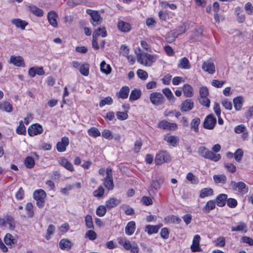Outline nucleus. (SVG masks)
Segmentation results:
<instances>
[{"mask_svg":"<svg viewBox=\"0 0 253 253\" xmlns=\"http://www.w3.org/2000/svg\"><path fill=\"white\" fill-rule=\"evenodd\" d=\"M150 100L153 104L159 105L164 102V98L161 93L155 92L150 94Z\"/></svg>","mask_w":253,"mask_h":253,"instance_id":"obj_10","label":"nucleus"},{"mask_svg":"<svg viewBox=\"0 0 253 253\" xmlns=\"http://www.w3.org/2000/svg\"><path fill=\"white\" fill-rule=\"evenodd\" d=\"M137 75L142 80H146L148 76L147 73L142 69H138L137 70Z\"/></svg>","mask_w":253,"mask_h":253,"instance_id":"obj_56","label":"nucleus"},{"mask_svg":"<svg viewBox=\"0 0 253 253\" xmlns=\"http://www.w3.org/2000/svg\"><path fill=\"white\" fill-rule=\"evenodd\" d=\"M171 158L169 154L165 151H160L155 158V162L157 165H160L164 163H168L170 161Z\"/></svg>","mask_w":253,"mask_h":253,"instance_id":"obj_6","label":"nucleus"},{"mask_svg":"<svg viewBox=\"0 0 253 253\" xmlns=\"http://www.w3.org/2000/svg\"><path fill=\"white\" fill-rule=\"evenodd\" d=\"M227 206L231 208H235L238 204L237 201L234 198H227L226 203Z\"/></svg>","mask_w":253,"mask_h":253,"instance_id":"obj_53","label":"nucleus"},{"mask_svg":"<svg viewBox=\"0 0 253 253\" xmlns=\"http://www.w3.org/2000/svg\"><path fill=\"white\" fill-rule=\"evenodd\" d=\"M100 71L107 75L109 74L111 72V68L109 65L103 61L100 64Z\"/></svg>","mask_w":253,"mask_h":253,"instance_id":"obj_39","label":"nucleus"},{"mask_svg":"<svg viewBox=\"0 0 253 253\" xmlns=\"http://www.w3.org/2000/svg\"><path fill=\"white\" fill-rule=\"evenodd\" d=\"M194 103L190 99L185 100L181 105L180 110L182 112L189 111L193 109Z\"/></svg>","mask_w":253,"mask_h":253,"instance_id":"obj_19","label":"nucleus"},{"mask_svg":"<svg viewBox=\"0 0 253 253\" xmlns=\"http://www.w3.org/2000/svg\"><path fill=\"white\" fill-rule=\"evenodd\" d=\"M85 225L88 228H93L92 218L90 215L87 214L85 217Z\"/></svg>","mask_w":253,"mask_h":253,"instance_id":"obj_54","label":"nucleus"},{"mask_svg":"<svg viewBox=\"0 0 253 253\" xmlns=\"http://www.w3.org/2000/svg\"><path fill=\"white\" fill-rule=\"evenodd\" d=\"M69 144V140L67 137H63L61 141L57 142L56 144L57 150L59 152H63L66 151V147Z\"/></svg>","mask_w":253,"mask_h":253,"instance_id":"obj_14","label":"nucleus"},{"mask_svg":"<svg viewBox=\"0 0 253 253\" xmlns=\"http://www.w3.org/2000/svg\"><path fill=\"white\" fill-rule=\"evenodd\" d=\"M216 123V119L213 115H208L205 119L203 127L206 129H212Z\"/></svg>","mask_w":253,"mask_h":253,"instance_id":"obj_11","label":"nucleus"},{"mask_svg":"<svg viewBox=\"0 0 253 253\" xmlns=\"http://www.w3.org/2000/svg\"><path fill=\"white\" fill-rule=\"evenodd\" d=\"M0 109L7 112H11L12 111V106L10 103L4 101L0 104Z\"/></svg>","mask_w":253,"mask_h":253,"instance_id":"obj_42","label":"nucleus"},{"mask_svg":"<svg viewBox=\"0 0 253 253\" xmlns=\"http://www.w3.org/2000/svg\"><path fill=\"white\" fill-rule=\"evenodd\" d=\"M201 238L199 235H196L193 238L192 244L191 246V249L193 252H200L201 249L199 246V243Z\"/></svg>","mask_w":253,"mask_h":253,"instance_id":"obj_18","label":"nucleus"},{"mask_svg":"<svg viewBox=\"0 0 253 253\" xmlns=\"http://www.w3.org/2000/svg\"><path fill=\"white\" fill-rule=\"evenodd\" d=\"M116 116L118 119L120 120H125L128 118V115L126 112H117Z\"/></svg>","mask_w":253,"mask_h":253,"instance_id":"obj_64","label":"nucleus"},{"mask_svg":"<svg viewBox=\"0 0 253 253\" xmlns=\"http://www.w3.org/2000/svg\"><path fill=\"white\" fill-rule=\"evenodd\" d=\"M100 36L103 38L107 37V33L105 27L98 28L93 33L92 45L95 50H98L99 48V46L97 42V38Z\"/></svg>","mask_w":253,"mask_h":253,"instance_id":"obj_3","label":"nucleus"},{"mask_svg":"<svg viewBox=\"0 0 253 253\" xmlns=\"http://www.w3.org/2000/svg\"><path fill=\"white\" fill-rule=\"evenodd\" d=\"M213 194V191L211 188H205L201 190L199 196L201 198H204L206 197L212 195Z\"/></svg>","mask_w":253,"mask_h":253,"instance_id":"obj_35","label":"nucleus"},{"mask_svg":"<svg viewBox=\"0 0 253 253\" xmlns=\"http://www.w3.org/2000/svg\"><path fill=\"white\" fill-rule=\"evenodd\" d=\"M46 197L45 192L41 189L36 190L33 193V197L36 201L37 205L39 208H42L44 206Z\"/></svg>","mask_w":253,"mask_h":253,"instance_id":"obj_4","label":"nucleus"},{"mask_svg":"<svg viewBox=\"0 0 253 253\" xmlns=\"http://www.w3.org/2000/svg\"><path fill=\"white\" fill-rule=\"evenodd\" d=\"M227 195L225 194H220L215 199V202L218 207H223L225 205Z\"/></svg>","mask_w":253,"mask_h":253,"instance_id":"obj_23","label":"nucleus"},{"mask_svg":"<svg viewBox=\"0 0 253 253\" xmlns=\"http://www.w3.org/2000/svg\"><path fill=\"white\" fill-rule=\"evenodd\" d=\"M59 247L62 250H70L73 244L67 239H63L61 240L59 244Z\"/></svg>","mask_w":253,"mask_h":253,"instance_id":"obj_21","label":"nucleus"},{"mask_svg":"<svg viewBox=\"0 0 253 253\" xmlns=\"http://www.w3.org/2000/svg\"><path fill=\"white\" fill-rule=\"evenodd\" d=\"M213 178L215 183L224 184L226 181V177L224 174L214 175Z\"/></svg>","mask_w":253,"mask_h":253,"instance_id":"obj_40","label":"nucleus"},{"mask_svg":"<svg viewBox=\"0 0 253 253\" xmlns=\"http://www.w3.org/2000/svg\"><path fill=\"white\" fill-rule=\"evenodd\" d=\"M158 56L145 52H141L137 54V60L140 64L146 66H151L155 62Z\"/></svg>","mask_w":253,"mask_h":253,"instance_id":"obj_1","label":"nucleus"},{"mask_svg":"<svg viewBox=\"0 0 253 253\" xmlns=\"http://www.w3.org/2000/svg\"><path fill=\"white\" fill-rule=\"evenodd\" d=\"M57 14L54 11H50L47 14V19L49 24L53 27L56 28L58 26L57 22Z\"/></svg>","mask_w":253,"mask_h":253,"instance_id":"obj_16","label":"nucleus"},{"mask_svg":"<svg viewBox=\"0 0 253 253\" xmlns=\"http://www.w3.org/2000/svg\"><path fill=\"white\" fill-rule=\"evenodd\" d=\"M200 103L203 106L209 107L210 105V100L207 97H200L199 99Z\"/></svg>","mask_w":253,"mask_h":253,"instance_id":"obj_58","label":"nucleus"},{"mask_svg":"<svg viewBox=\"0 0 253 253\" xmlns=\"http://www.w3.org/2000/svg\"><path fill=\"white\" fill-rule=\"evenodd\" d=\"M55 226L52 224H50L47 230V234L45 236V238L47 240H49L50 238V235H52L55 230Z\"/></svg>","mask_w":253,"mask_h":253,"instance_id":"obj_59","label":"nucleus"},{"mask_svg":"<svg viewBox=\"0 0 253 253\" xmlns=\"http://www.w3.org/2000/svg\"><path fill=\"white\" fill-rule=\"evenodd\" d=\"M234 107L236 110L239 111L241 109L243 105V98L240 96H238L233 99Z\"/></svg>","mask_w":253,"mask_h":253,"instance_id":"obj_36","label":"nucleus"},{"mask_svg":"<svg viewBox=\"0 0 253 253\" xmlns=\"http://www.w3.org/2000/svg\"><path fill=\"white\" fill-rule=\"evenodd\" d=\"M89 135L93 137H97L101 135V133L98 129L95 127H91L87 130Z\"/></svg>","mask_w":253,"mask_h":253,"instance_id":"obj_43","label":"nucleus"},{"mask_svg":"<svg viewBox=\"0 0 253 253\" xmlns=\"http://www.w3.org/2000/svg\"><path fill=\"white\" fill-rule=\"evenodd\" d=\"M118 28L123 32H128L130 31L131 27L129 23L121 21L118 23Z\"/></svg>","mask_w":253,"mask_h":253,"instance_id":"obj_29","label":"nucleus"},{"mask_svg":"<svg viewBox=\"0 0 253 253\" xmlns=\"http://www.w3.org/2000/svg\"><path fill=\"white\" fill-rule=\"evenodd\" d=\"M166 219L168 222L172 223L179 224L181 222V219L174 215L167 216Z\"/></svg>","mask_w":253,"mask_h":253,"instance_id":"obj_47","label":"nucleus"},{"mask_svg":"<svg viewBox=\"0 0 253 253\" xmlns=\"http://www.w3.org/2000/svg\"><path fill=\"white\" fill-rule=\"evenodd\" d=\"M178 36L177 31H171L166 35V40L168 42L171 43L175 40Z\"/></svg>","mask_w":253,"mask_h":253,"instance_id":"obj_27","label":"nucleus"},{"mask_svg":"<svg viewBox=\"0 0 253 253\" xmlns=\"http://www.w3.org/2000/svg\"><path fill=\"white\" fill-rule=\"evenodd\" d=\"M26 210L27 211V216L32 218L33 217L34 212L33 211V206L31 203H28L26 206Z\"/></svg>","mask_w":253,"mask_h":253,"instance_id":"obj_51","label":"nucleus"},{"mask_svg":"<svg viewBox=\"0 0 253 253\" xmlns=\"http://www.w3.org/2000/svg\"><path fill=\"white\" fill-rule=\"evenodd\" d=\"M26 132V127L22 121H21L19 123V126L16 128V132L19 134H24Z\"/></svg>","mask_w":253,"mask_h":253,"instance_id":"obj_52","label":"nucleus"},{"mask_svg":"<svg viewBox=\"0 0 253 253\" xmlns=\"http://www.w3.org/2000/svg\"><path fill=\"white\" fill-rule=\"evenodd\" d=\"M59 164L70 171L74 170L73 165L68 161V160L64 157L61 158L59 160Z\"/></svg>","mask_w":253,"mask_h":253,"instance_id":"obj_24","label":"nucleus"},{"mask_svg":"<svg viewBox=\"0 0 253 253\" xmlns=\"http://www.w3.org/2000/svg\"><path fill=\"white\" fill-rule=\"evenodd\" d=\"M215 207V202L213 200H210L207 202L205 206L202 208V210L204 212L208 213Z\"/></svg>","mask_w":253,"mask_h":253,"instance_id":"obj_31","label":"nucleus"},{"mask_svg":"<svg viewBox=\"0 0 253 253\" xmlns=\"http://www.w3.org/2000/svg\"><path fill=\"white\" fill-rule=\"evenodd\" d=\"M10 62L18 67H24L25 63L23 58L21 56L12 55L10 58Z\"/></svg>","mask_w":253,"mask_h":253,"instance_id":"obj_20","label":"nucleus"},{"mask_svg":"<svg viewBox=\"0 0 253 253\" xmlns=\"http://www.w3.org/2000/svg\"><path fill=\"white\" fill-rule=\"evenodd\" d=\"M4 241L6 245L10 246V247H14L15 244L17 243V239L16 237L13 236L9 233H7L4 238Z\"/></svg>","mask_w":253,"mask_h":253,"instance_id":"obj_17","label":"nucleus"},{"mask_svg":"<svg viewBox=\"0 0 253 253\" xmlns=\"http://www.w3.org/2000/svg\"><path fill=\"white\" fill-rule=\"evenodd\" d=\"M104 193V188L102 186H99L97 190L93 192V196L95 197L101 198L103 196Z\"/></svg>","mask_w":253,"mask_h":253,"instance_id":"obj_55","label":"nucleus"},{"mask_svg":"<svg viewBox=\"0 0 253 253\" xmlns=\"http://www.w3.org/2000/svg\"><path fill=\"white\" fill-rule=\"evenodd\" d=\"M135 228V222L133 221H129L125 227V233L127 235L130 236L134 233Z\"/></svg>","mask_w":253,"mask_h":253,"instance_id":"obj_22","label":"nucleus"},{"mask_svg":"<svg viewBox=\"0 0 253 253\" xmlns=\"http://www.w3.org/2000/svg\"><path fill=\"white\" fill-rule=\"evenodd\" d=\"M121 202V200L117 198H111L106 202V207L108 209L114 208L118 205Z\"/></svg>","mask_w":253,"mask_h":253,"instance_id":"obj_28","label":"nucleus"},{"mask_svg":"<svg viewBox=\"0 0 253 253\" xmlns=\"http://www.w3.org/2000/svg\"><path fill=\"white\" fill-rule=\"evenodd\" d=\"M198 153L199 155L207 159L210 160L213 162H217L221 159L220 154H216L205 146H200L198 148Z\"/></svg>","mask_w":253,"mask_h":253,"instance_id":"obj_2","label":"nucleus"},{"mask_svg":"<svg viewBox=\"0 0 253 253\" xmlns=\"http://www.w3.org/2000/svg\"><path fill=\"white\" fill-rule=\"evenodd\" d=\"M102 136L105 139H111L113 138V134L111 131L108 129H104L102 131Z\"/></svg>","mask_w":253,"mask_h":253,"instance_id":"obj_60","label":"nucleus"},{"mask_svg":"<svg viewBox=\"0 0 253 253\" xmlns=\"http://www.w3.org/2000/svg\"><path fill=\"white\" fill-rule=\"evenodd\" d=\"M42 131V126L38 124L32 125L28 128V133L31 136L41 134Z\"/></svg>","mask_w":253,"mask_h":253,"instance_id":"obj_13","label":"nucleus"},{"mask_svg":"<svg viewBox=\"0 0 253 253\" xmlns=\"http://www.w3.org/2000/svg\"><path fill=\"white\" fill-rule=\"evenodd\" d=\"M188 180L190 181L192 183L197 184L198 182L197 178H195V176L192 172H188L186 176Z\"/></svg>","mask_w":253,"mask_h":253,"instance_id":"obj_61","label":"nucleus"},{"mask_svg":"<svg viewBox=\"0 0 253 253\" xmlns=\"http://www.w3.org/2000/svg\"><path fill=\"white\" fill-rule=\"evenodd\" d=\"M89 66L87 63L82 64V66L79 69L81 74L84 76H87L89 74Z\"/></svg>","mask_w":253,"mask_h":253,"instance_id":"obj_46","label":"nucleus"},{"mask_svg":"<svg viewBox=\"0 0 253 253\" xmlns=\"http://www.w3.org/2000/svg\"><path fill=\"white\" fill-rule=\"evenodd\" d=\"M178 67L182 69H189L191 68V65L188 59L184 57L180 59Z\"/></svg>","mask_w":253,"mask_h":253,"instance_id":"obj_25","label":"nucleus"},{"mask_svg":"<svg viewBox=\"0 0 253 253\" xmlns=\"http://www.w3.org/2000/svg\"><path fill=\"white\" fill-rule=\"evenodd\" d=\"M85 236L90 240H94L96 238L97 235L94 231L90 230L86 233Z\"/></svg>","mask_w":253,"mask_h":253,"instance_id":"obj_62","label":"nucleus"},{"mask_svg":"<svg viewBox=\"0 0 253 253\" xmlns=\"http://www.w3.org/2000/svg\"><path fill=\"white\" fill-rule=\"evenodd\" d=\"M28 8L31 12L37 16L42 17L43 15V10L35 5L29 6Z\"/></svg>","mask_w":253,"mask_h":253,"instance_id":"obj_30","label":"nucleus"},{"mask_svg":"<svg viewBox=\"0 0 253 253\" xmlns=\"http://www.w3.org/2000/svg\"><path fill=\"white\" fill-rule=\"evenodd\" d=\"M165 140L173 146H176L179 142L178 137L175 135L165 136Z\"/></svg>","mask_w":253,"mask_h":253,"instance_id":"obj_33","label":"nucleus"},{"mask_svg":"<svg viewBox=\"0 0 253 253\" xmlns=\"http://www.w3.org/2000/svg\"><path fill=\"white\" fill-rule=\"evenodd\" d=\"M243 156V151L241 149H238L234 154V157L235 160L240 163Z\"/></svg>","mask_w":253,"mask_h":253,"instance_id":"obj_50","label":"nucleus"},{"mask_svg":"<svg viewBox=\"0 0 253 253\" xmlns=\"http://www.w3.org/2000/svg\"><path fill=\"white\" fill-rule=\"evenodd\" d=\"M232 231H244L245 232H247L246 225L243 222H240L239 225L236 227H232L231 228Z\"/></svg>","mask_w":253,"mask_h":253,"instance_id":"obj_48","label":"nucleus"},{"mask_svg":"<svg viewBox=\"0 0 253 253\" xmlns=\"http://www.w3.org/2000/svg\"><path fill=\"white\" fill-rule=\"evenodd\" d=\"M129 92V88L128 86H123L120 91L117 94L118 98L126 99L128 97Z\"/></svg>","mask_w":253,"mask_h":253,"instance_id":"obj_26","label":"nucleus"},{"mask_svg":"<svg viewBox=\"0 0 253 253\" xmlns=\"http://www.w3.org/2000/svg\"><path fill=\"white\" fill-rule=\"evenodd\" d=\"M86 13L90 16V22L93 26H97L101 24L102 18L97 11L87 9Z\"/></svg>","mask_w":253,"mask_h":253,"instance_id":"obj_7","label":"nucleus"},{"mask_svg":"<svg viewBox=\"0 0 253 253\" xmlns=\"http://www.w3.org/2000/svg\"><path fill=\"white\" fill-rule=\"evenodd\" d=\"M9 225V228L11 230H13L15 227V223L14 218L12 216L7 215L3 218H0V226L1 227H5L6 224Z\"/></svg>","mask_w":253,"mask_h":253,"instance_id":"obj_9","label":"nucleus"},{"mask_svg":"<svg viewBox=\"0 0 253 253\" xmlns=\"http://www.w3.org/2000/svg\"><path fill=\"white\" fill-rule=\"evenodd\" d=\"M200 124V120L199 118H196L192 120L191 123V128L194 129L195 132H198L199 125Z\"/></svg>","mask_w":253,"mask_h":253,"instance_id":"obj_44","label":"nucleus"},{"mask_svg":"<svg viewBox=\"0 0 253 253\" xmlns=\"http://www.w3.org/2000/svg\"><path fill=\"white\" fill-rule=\"evenodd\" d=\"M230 186L234 191H237L241 194H246L248 191V187L246 184L242 182L239 181L236 182L234 181H232L230 184Z\"/></svg>","mask_w":253,"mask_h":253,"instance_id":"obj_5","label":"nucleus"},{"mask_svg":"<svg viewBox=\"0 0 253 253\" xmlns=\"http://www.w3.org/2000/svg\"><path fill=\"white\" fill-rule=\"evenodd\" d=\"M163 93L167 97L169 101L174 102L175 100V97L174 96L172 92L169 88H165L162 90Z\"/></svg>","mask_w":253,"mask_h":253,"instance_id":"obj_34","label":"nucleus"},{"mask_svg":"<svg viewBox=\"0 0 253 253\" xmlns=\"http://www.w3.org/2000/svg\"><path fill=\"white\" fill-rule=\"evenodd\" d=\"M183 93L185 96L190 97L193 94L192 87L188 84H185L183 86Z\"/></svg>","mask_w":253,"mask_h":253,"instance_id":"obj_38","label":"nucleus"},{"mask_svg":"<svg viewBox=\"0 0 253 253\" xmlns=\"http://www.w3.org/2000/svg\"><path fill=\"white\" fill-rule=\"evenodd\" d=\"M112 169L108 167L106 169V176L104 179V185L109 190L114 188V183L112 173Z\"/></svg>","mask_w":253,"mask_h":253,"instance_id":"obj_8","label":"nucleus"},{"mask_svg":"<svg viewBox=\"0 0 253 253\" xmlns=\"http://www.w3.org/2000/svg\"><path fill=\"white\" fill-rule=\"evenodd\" d=\"M141 94V92L140 90L137 89H134L132 90L129 96V101H133L134 100H136L138 99Z\"/></svg>","mask_w":253,"mask_h":253,"instance_id":"obj_32","label":"nucleus"},{"mask_svg":"<svg viewBox=\"0 0 253 253\" xmlns=\"http://www.w3.org/2000/svg\"><path fill=\"white\" fill-rule=\"evenodd\" d=\"M12 23L16 26L17 28H20L22 30H24L27 25L24 21H22L20 19H14L12 20Z\"/></svg>","mask_w":253,"mask_h":253,"instance_id":"obj_37","label":"nucleus"},{"mask_svg":"<svg viewBox=\"0 0 253 253\" xmlns=\"http://www.w3.org/2000/svg\"><path fill=\"white\" fill-rule=\"evenodd\" d=\"M106 211V207L100 205L97 208L96 210V213L99 216H103L105 214Z\"/></svg>","mask_w":253,"mask_h":253,"instance_id":"obj_49","label":"nucleus"},{"mask_svg":"<svg viewBox=\"0 0 253 253\" xmlns=\"http://www.w3.org/2000/svg\"><path fill=\"white\" fill-rule=\"evenodd\" d=\"M161 227L160 225H147L146 226V231L147 232L148 234H152L156 233L158 232L159 229Z\"/></svg>","mask_w":253,"mask_h":253,"instance_id":"obj_41","label":"nucleus"},{"mask_svg":"<svg viewBox=\"0 0 253 253\" xmlns=\"http://www.w3.org/2000/svg\"><path fill=\"white\" fill-rule=\"evenodd\" d=\"M202 69L210 74H214L215 71L214 64L210 61L204 62L203 63Z\"/></svg>","mask_w":253,"mask_h":253,"instance_id":"obj_15","label":"nucleus"},{"mask_svg":"<svg viewBox=\"0 0 253 253\" xmlns=\"http://www.w3.org/2000/svg\"><path fill=\"white\" fill-rule=\"evenodd\" d=\"M158 126L160 128L170 130H175L178 127L176 124L171 123L166 120L160 121L158 124Z\"/></svg>","mask_w":253,"mask_h":253,"instance_id":"obj_12","label":"nucleus"},{"mask_svg":"<svg viewBox=\"0 0 253 253\" xmlns=\"http://www.w3.org/2000/svg\"><path fill=\"white\" fill-rule=\"evenodd\" d=\"M112 102H113V100H112V98L108 96L100 101V102L99 103V106L100 107H103L106 104L110 105L112 103Z\"/></svg>","mask_w":253,"mask_h":253,"instance_id":"obj_57","label":"nucleus"},{"mask_svg":"<svg viewBox=\"0 0 253 253\" xmlns=\"http://www.w3.org/2000/svg\"><path fill=\"white\" fill-rule=\"evenodd\" d=\"M24 164L27 168L32 169L34 167L35 162L32 157L28 156L25 158Z\"/></svg>","mask_w":253,"mask_h":253,"instance_id":"obj_45","label":"nucleus"},{"mask_svg":"<svg viewBox=\"0 0 253 253\" xmlns=\"http://www.w3.org/2000/svg\"><path fill=\"white\" fill-rule=\"evenodd\" d=\"M142 145V142L140 139L136 140L134 143V151L137 153L140 151V150Z\"/></svg>","mask_w":253,"mask_h":253,"instance_id":"obj_63","label":"nucleus"}]
</instances>
